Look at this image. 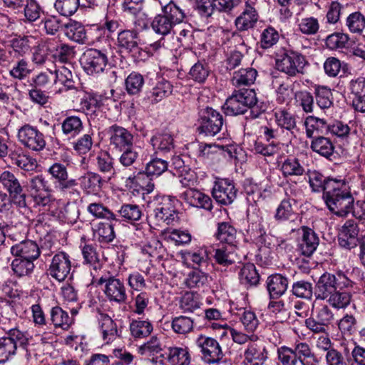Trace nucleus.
I'll return each instance as SVG.
<instances>
[{
    "label": "nucleus",
    "instance_id": "f257e3e1",
    "mask_svg": "<svg viewBox=\"0 0 365 365\" xmlns=\"http://www.w3.org/2000/svg\"><path fill=\"white\" fill-rule=\"evenodd\" d=\"M323 199L328 209L334 214L345 217L351 212L354 203L350 187L344 180H336L327 184Z\"/></svg>",
    "mask_w": 365,
    "mask_h": 365
},
{
    "label": "nucleus",
    "instance_id": "f03ea898",
    "mask_svg": "<svg viewBox=\"0 0 365 365\" xmlns=\"http://www.w3.org/2000/svg\"><path fill=\"white\" fill-rule=\"evenodd\" d=\"M281 365H319L320 359L306 342H299L293 347L283 346L277 349Z\"/></svg>",
    "mask_w": 365,
    "mask_h": 365
},
{
    "label": "nucleus",
    "instance_id": "7ed1b4c3",
    "mask_svg": "<svg viewBox=\"0 0 365 365\" xmlns=\"http://www.w3.org/2000/svg\"><path fill=\"white\" fill-rule=\"evenodd\" d=\"M257 98L253 89L245 87L235 89L229 96L222 109L227 115L244 114L249 108H252L257 104Z\"/></svg>",
    "mask_w": 365,
    "mask_h": 365
},
{
    "label": "nucleus",
    "instance_id": "20e7f679",
    "mask_svg": "<svg viewBox=\"0 0 365 365\" xmlns=\"http://www.w3.org/2000/svg\"><path fill=\"white\" fill-rule=\"evenodd\" d=\"M306 63L307 61L302 54L291 49H284L281 53L277 54L276 67L277 70L289 76H296L299 73H303Z\"/></svg>",
    "mask_w": 365,
    "mask_h": 365
},
{
    "label": "nucleus",
    "instance_id": "39448f33",
    "mask_svg": "<svg viewBox=\"0 0 365 365\" xmlns=\"http://www.w3.org/2000/svg\"><path fill=\"white\" fill-rule=\"evenodd\" d=\"M198 128L200 134L205 136H215L220 132L223 126L222 115L211 107L201 108L198 111Z\"/></svg>",
    "mask_w": 365,
    "mask_h": 365
},
{
    "label": "nucleus",
    "instance_id": "423d86ee",
    "mask_svg": "<svg viewBox=\"0 0 365 365\" xmlns=\"http://www.w3.org/2000/svg\"><path fill=\"white\" fill-rule=\"evenodd\" d=\"M80 63L84 71L88 75L104 72L108 63V53L106 49H86L81 56Z\"/></svg>",
    "mask_w": 365,
    "mask_h": 365
},
{
    "label": "nucleus",
    "instance_id": "0eeeda50",
    "mask_svg": "<svg viewBox=\"0 0 365 365\" xmlns=\"http://www.w3.org/2000/svg\"><path fill=\"white\" fill-rule=\"evenodd\" d=\"M97 284H104L103 292L110 302L118 304L125 303L127 300L126 289L123 282L115 278L109 272L101 274L97 280Z\"/></svg>",
    "mask_w": 365,
    "mask_h": 365
},
{
    "label": "nucleus",
    "instance_id": "6e6552de",
    "mask_svg": "<svg viewBox=\"0 0 365 365\" xmlns=\"http://www.w3.org/2000/svg\"><path fill=\"white\" fill-rule=\"evenodd\" d=\"M334 314L327 305H322L312 310L311 316L305 319V327L314 334H326Z\"/></svg>",
    "mask_w": 365,
    "mask_h": 365
},
{
    "label": "nucleus",
    "instance_id": "1a4fd4ad",
    "mask_svg": "<svg viewBox=\"0 0 365 365\" xmlns=\"http://www.w3.org/2000/svg\"><path fill=\"white\" fill-rule=\"evenodd\" d=\"M195 345L200 349L201 359L205 364H218L224 356L219 342L212 337L200 334L195 339Z\"/></svg>",
    "mask_w": 365,
    "mask_h": 365
},
{
    "label": "nucleus",
    "instance_id": "9d476101",
    "mask_svg": "<svg viewBox=\"0 0 365 365\" xmlns=\"http://www.w3.org/2000/svg\"><path fill=\"white\" fill-rule=\"evenodd\" d=\"M26 341L24 331L11 329L6 335L0 337V364H4L16 354L19 344Z\"/></svg>",
    "mask_w": 365,
    "mask_h": 365
},
{
    "label": "nucleus",
    "instance_id": "9b49d317",
    "mask_svg": "<svg viewBox=\"0 0 365 365\" xmlns=\"http://www.w3.org/2000/svg\"><path fill=\"white\" fill-rule=\"evenodd\" d=\"M17 138L22 145L33 151L43 150L46 144L44 135L29 124H25L19 129Z\"/></svg>",
    "mask_w": 365,
    "mask_h": 365
},
{
    "label": "nucleus",
    "instance_id": "f8f14e48",
    "mask_svg": "<svg viewBox=\"0 0 365 365\" xmlns=\"http://www.w3.org/2000/svg\"><path fill=\"white\" fill-rule=\"evenodd\" d=\"M0 183L9 192L14 204L20 207H26V195L24 192L18 178L11 171L5 170L1 173Z\"/></svg>",
    "mask_w": 365,
    "mask_h": 365
},
{
    "label": "nucleus",
    "instance_id": "ddd939ff",
    "mask_svg": "<svg viewBox=\"0 0 365 365\" xmlns=\"http://www.w3.org/2000/svg\"><path fill=\"white\" fill-rule=\"evenodd\" d=\"M178 200L170 196H163L153 211V215L157 222H164L167 225L172 224L179 219L176 207Z\"/></svg>",
    "mask_w": 365,
    "mask_h": 365
},
{
    "label": "nucleus",
    "instance_id": "4468645a",
    "mask_svg": "<svg viewBox=\"0 0 365 365\" xmlns=\"http://www.w3.org/2000/svg\"><path fill=\"white\" fill-rule=\"evenodd\" d=\"M10 238L16 243L11 247V253L16 257L36 260L41 254V248L37 242L31 240H22L16 233L10 235Z\"/></svg>",
    "mask_w": 365,
    "mask_h": 365
},
{
    "label": "nucleus",
    "instance_id": "2eb2a0df",
    "mask_svg": "<svg viewBox=\"0 0 365 365\" xmlns=\"http://www.w3.org/2000/svg\"><path fill=\"white\" fill-rule=\"evenodd\" d=\"M27 185L29 190L37 205L46 206L51 202V189L48 180L43 175L31 178Z\"/></svg>",
    "mask_w": 365,
    "mask_h": 365
},
{
    "label": "nucleus",
    "instance_id": "dca6fc26",
    "mask_svg": "<svg viewBox=\"0 0 365 365\" xmlns=\"http://www.w3.org/2000/svg\"><path fill=\"white\" fill-rule=\"evenodd\" d=\"M360 229L354 220H348L341 226L338 234V242L340 247L350 250L357 247L359 242Z\"/></svg>",
    "mask_w": 365,
    "mask_h": 365
},
{
    "label": "nucleus",
    "instance_id": "f3484780",
    "mask_svg": "<svg viewBox=\"0 0 365 365\" xmlns=\"http://www.w3.org/2000/svg\"><path fill=\"white\" fill-rule=\"evenodd\" d=\"M71 269L70 256L64 252H60L53 257L48 272L53 278L63 282L70 274Z\"/></svg>",
    "mask_w": 365,
    "mask_h": 365
},
{
    "label": "nucleus",
    "instance_id": "a211bd4d",
    "mask_svg": "<svg viewBox=\"0 0 365 365\" xmlns=\"http://www.w3.org/2000/svg\"><path fill=\"white\" fill-rule=\"evenodd\" d=\"M237 192L232 181L228 179H221L215 182L212 194L217 202L227 205L235 200Z\"/></svg>",
    "mask_w": 365,
    "mask_h": 365
},
{
    "label": "nucleus",
    "instance_id": "6ab92c4d",
    "mask_svg": "<svg viewBox=\"0 0 365 365\" xmlns=\"http://www.w3.org/2000/svg\"><path fill=\"white\" fill-rule=\"evenodd\" d=\"M48 173L54 180L56 187L61 191H66L77 186L78 182L75 179H68L67 168L63 164L55 163L49 167Z\"/></svg>",
    "mask_w": 365,
    "mask_h": 365
},
{
    "label": "nucleus",
    "instance_id": "aec40b11",
    "mask_svg": "<svg viewBox=\"0 0 365 365\" xmlns=\"http://www.w3.org/2000/svg\"><path fill=\"white\" fill-rule=\"evenodd\" d=\"M110 145L118 151L133 145V134L123 127L113 125L108 129Z\"/></svg>",
    "mask_w": 365,
    "mask_h": 365
},
{
    "label": "nucleus",
    "instance_id": "412c9836",
    "mask_svg": "<svg viewBox=\"0 0 365 365\" xmlns=\"http://www.w3.org/2000/svg\"><path fill=\"white\" fill-rule=\"evenodd\" d=\"M255 2L251 0L245 1L242 12L235 19V26L239 31H247L255 26L259 19V14L255 8Z\"/></svg>",
    "mask_w": 365,
    "mask_h": 365
},
{
    "label": "nucleus",
    "instance_id": "4be33fe9",
    "mask_svg": "<svg viewBox=\"0 0 365 365\" xmlns=\"http://www.w3.org/2000/svg\"><path fill=\"white\" fill-rule=\"evenodd\" d=\"M138 41V34L136 31L124 29L118 32L116 45L123 52L135 56L140 49Z\"/></svg>",
    "mask_w": 365,
    "mask_h": 365
},
{
    "label": "nucleus",
    "instance_id": "5701e85b",
    "mask_svg": "<svg viewBox=\"0 0 365 365\" xmlns=\"http://www.w3.org/2000/svg\"><path fill=\"white\" fill-rule=\"evenodd\" d=\"M247 365H263L267 359V351L262 341L255 340L249 343L244 352Z\"/></svg>",
    "mask_w": 365,
    "mask_h": 365
},
{
    "label": "nucleus",
    "instance_id": "b1692460",
    "mask_svg": "<svg viewBox=\"0 0 365 365\" xmlns=\"http://www.w3.org/2000/svg\"><path fill=\"white\" fill-rule=\"evenodd\" d=\"M302 235L298 244V250L302 255L310 257L319 245V238L315 232L306 226L302 227Z\"/></svg>",
    "mask_w": 365,
    "mask_h": 365
},
{
    "label": "nucleus",
    "instance_id": "393cba45",
    "mask_svg": "<svg viewBox=\"0 0 365 365\" xmlns=\"http://www.w3.org/2000/svg\"><path fill=\"white\" fill-rule=\"evenodd\" d=\"M150 142L155 153L165 155L175 148L173 137L167 131L156 133L151 137Z\"/></svg>",
    "mask_w": 365,
    "mask_h": 365
},
{
    "label": "nucleus",
    "instance_id": "a878e982",
    "mask_svg": "<svg viewBox=\"0 0 365 365\" xmlns=\"http://www.w3.org/2000/svg\"><path fill=\"white\" fill-rule=\"evenodd\" d=\"M333 274L324 273L315 285L314 295L317 299L324 300L336 289Z\"/></svg>",
    "mask_w": 365,
    "mask_h": 365
},
{
    "label": "nucleus",
    "instance_id": "bb28decb",
    "mask_svg": "<svg viewBox=\"0 0 365 365\" xmlns=\"http://www.w3.org/2000/svg\"><path fill=\"white\" fill-rule=\"evenodd\" d=\"M183 199L190 205L206 210H211L212 208V201L211 198L195 189H188L182 193Z\"/></svg>",
    "mask_w": 365,
    "mask_h": 365
},
{
    "label": "nucleus",
    "instance_id": "cd10ccee",
    "mask_svg": "<svg viewBox=\"0 0 365 365\" xmlns=\"http://www.w3.org/2000/svg\"><path fill=\"white\" fill-rule=\"evenodd\" d=\"M288 279L279 274H272L267 279V289L271 299H279L286 292Z\"/></svg>",
    "mask_w": 365,
    "mask_h": 365
},
{
    "label": "nucleus",
    "instance_id": "c85d7f7f",
    "mask_svg": "<svg viewBox=\"0 0 365 365\" xmlns=\"http://www.w3.org/2000/svg\"><path fill=\"white\" fill-rule=\"evenodd\" d=\"M311 138L310 148L313 152L326 158L334 154L335 147L329 138L319 135Z\"/></svg>",
    "mask_w": 365,
    "mask_h": 365
},
{
    "label": "nucleus",
    "instance_id": "c756f323",
    "mask_svg": "<svg viewBox=\"0 0 365 365\" xmlns=\"http://www.w3.org/2000/svg\"><path fill=\"white\" fill-rule=\"evenodd\" d=\"M237 230L229 222H222L217 224V230L215 236L222 244L236 247Z\"/></svg>",
    "mask_w": 365,
    "mask_h": 365
},
{
    "label": "nucleus",
    "instance_id": "7c9ffc66",
    "mask_svg": "<svg viewBox=\"0 0 365 365\" xmlns=\"http://www.w3.org/2000/svg\"><path fill=\"white\" fill-rule=\"evenodd\" d=\"M172 92L173 85L170 82L165 78H159L148 96L152 103H157L171 95Z\"/></svg>",
    "mask_w": 365,
    "mask_h": 365
},
{
    "label": "nucleus",
    "instance_id": "2f4dec72",
    "mask_svg": "<svg viewBox=\"0 0 365 365\" xmlns=\"http://www.w3.org/2000/svg\"><path fill=\"white\" fill-rule=\"evenodd\" d=\"M80 184L83 190L87 193H97L103 186L102 177L96 173L88 172L79 178Z\"/></svg>",
    "mask_w": 365,
    "mask_h": 365
},
{
    "label": "nucleus",
    "instance_id": "473e14b6",
    "mask_svg": "<svg viewBox=\"0 0 365 365\" xmlns=\"http://www.w3.org/2000/svg\"><path fill=\"white\" fill-rule=\"evenodd\" d=\"M329 125L324 118L309 115L304 120L306 135L308 138H313L314 132L319 134H327Z\"/></svg>",
    "mask_w": 365,
    "mask_h": 365
},
{
    "label": "nucleus",
    "instance_id": "72a5a7b5",
    "mask_svg": "<svg viewBox=\"0 0 365 365\" xmlns=\"http://www.w3.org/2000/svg\"><path fill=\"white\" fill-rule=\"evenodd\" d=\"M65 35L78 43H85L87 38L85 27L81 23L72 21L63 25Z\"/></svg>",
    "mask_w": 365,
    "mask_h": 365
},
{
    "label": "nucleus",
    "instance_id": "f704fd0d",
    "mask_svg": "<svg viewBox=\"0 0 365 365\" xmlns=\"http://www.w3.org/2000/svg\"><path fill=\"white\" fill-rule=\"evenodd\" d=\"M257 75V71L255 68H241L233 73L232 83L238 88L242 86H250L255 82Z\"/></svg>",
    "mask_w": 365,
    "mask_h": 365
},
{
    "label": "nucleus",
    "instance_id": "c9c22d12",
    "mask_svg": "<svg viewBox=\"0 0 365 365\" xmlns=\"http://www.w3.org/2000/svg\"><path fill=\"white\" fill-rule=\"evenodd\" d=\"M236 247L232 245H222L221 247L215 250L214 259L220 265L228 267L235 262Z\"/></svg>",
    "mask_w": 365,
    "mask_h": 365
},
{
    "label": "nucleus",
    "instance_id": "e433bc0d",
    "mask_svg": "<svg viewBox=\"0 0 365 365\" xmlns=\"http://www.w3.org/2000/svg\"><path fill=\"white\" fill-rule=\"evenodd\" d=\"M63 133L68 138H73L78 135L83 130L81 119L76 115L66 117L61 123Z\"/></svg>",
    "mask_w": 365,
    "mask_h": 365
},
{
    "label": "nucleus",
    "instance_id": "4c0bfd02",
    "mask_svg": "<svg viewBox=\"0 0 365 365\" xmlns=\"http://www.w3.org/2000/svg\"><path fill=\"white\" fill-rule=\"evenodd\" d=\"M280 170L284 178L302 176L305 172V169L299 160L294 157L285 159L281 165Z\"/></svg>",
    "mask_w": 365,
    "mask_h": 365
},
{
    "label": "nucleus",
    "instance_id": "58836bf2",
    "mask_svg": "<svg viewBox=\"0 0 365 365\" xmlns=\"http://www.w3.org/2000/svg\"><path fill=\"white\" fill-rule=\"evenodd\" d=\"M103 339L106 342L113 341L118 335L116 324L107 314H102L99 321Z\"/></svg>",
    "mask_w": 365,
    "mask_h": 365
},
{
    "label": "nucleus",
    "instance_id": "ea45409f",
    "mask_svg": "<svg viewBox=\"0 0 365 365\" xmlns=\"http://www.w3.org/2000/svg\"><path fill=\"white\" fill-rule=\"evenodd\" d=\"M239 278L240 283L245 286H256L259 282V274L252 263H247L242 267Z\"/></svg>",
    "mask_w": 365,
    "mask_h": 365
},
{
    "label": "nucleus",
    "instance_id": "a19ab883",
    "mask_svg": "<svg viewBox=\"0 0 365 365\" xmlns=\"http://www.w3.org/2000/svg\"><path fill=\"white\" fill-rule=\"evenodd\" d=\"M345 26L350 33L361 35L365 29V16L360 11L352 12L346 18Z\"/></svg>",
    "mask_w": 365,
    "mask_h": 365
},
{
    "label": "nucleus",
    "instance_id": "79ce46f5",
    "mask_svg": "<svg viewBox=\"0 0 365 365\" xmlns=\"http://www.w3.org/2000/svg\"><path fill=\"white\" fill-rule=\"evenodd\" d=\"M50 321L56 327L67 330L72 324V319L68 314L58 306L54 307L50 312Z\"/></svg>",
    "mask_w": 365,
    "mask_h": 365
},
{
    "label": "nucleus",
    "instance_id": "37998d69",
    "mask_svg": "<svg viewBox=\"0 0 365 365\" xmlns=\"http://www.w3.org/2000/svg\"><path fill=\"white\" fill-rule=\"evenodd\" d=\"M275 121L279 127L293 133L297 128L294 115L286 109H279L274 112Z\"/></svg>",
    "mask_w": 365,
    "mask_h": 365
},
{
    "label": "nucleus",
    "instance_id": "c03bdc74",
    "mask_svg": "<svg viewBox=\"0 0 365 365\" xmlns=\"http://www.w3.org/2000/svg\"><path fill=\"white\" fill-rule=\"evenodd\" d=\"M168 360L171 365H190V355L187 348L170 347Z\"/></svg>",
    "mask_w": 365,
    "mask_h": 365
},
{
    "label": "nucleus",
    "instance_id": "a18cd8bd",
    "mask_svg": "<svg viewBox=\"0 0 365 365\" xmlns=\"http://www.w3.org/2000/svg\"><path fill=\"white\" fill-rule=\"evenodd\" d=\"M327 365H349V346H346L343 351H340L334 347L329 350L325 355Z\"/></svg>",
    "mask_w": 365,
    "mask_h": 365
},
{
    "label": "nucleus",
    "instance_id": "49530a36",
    "mask_svg": "<svg viewBox=\"0 0 365 365\" xmlns=\"http://www.w3.org/2000/svg\"><path fill=\"white\" fill-rule=\"evenodd\" d=\"M194 321L186 316H179L173 318L171 328L173 331L180 335H186L193 330Z\"/></svg>",
    "mask_w": 365,
    "mask_h": 365
},
{
    "label": "nucleus",
    "instance_id": "de8ad7c7",
    "mask_svg": "<svg viewBox=\"0 0 365 365\" xmlns=\"http://www.w3.org/2000/svg\"><path fill=\"white\" fill-rule=\"evenodd\" d=\"M336 179L324 177L317 171L309 173V183L312 190L315 192H327V186L329 182H335Z\"/></svg>",
    "mask_w": 365,
    "mask_h": 365
},
{
    "label": "nucleus",
    "instance_id": "09e8293b",
    "mask_svg": "<svg viewBox=\"0 0 365 365\" xmlns=\"http://www.w3.org/2000/svg\"><path fill=\"white\" fill-rule=\"evenodd\" d=\"M152 324L148 320H133L130 324V331L133 337L143 339L153 331Z\"/></svg>",
    "mask_w": 365,
    "mask_h": 365
},
{
    "label": "nucleus",
    "instance_id": "8fccbe9b",
    "mask_svg": "<svg viewBox=\"0 0 365 365\" xmlns=\"http://www.w3.org/2000/svg\"><path fill=\"white\" fill-rule=\"evenodd\" d=\"M163 14L174 25L182 22L186 15L180 6L173 1H170L162 9Z\"/></svg>",
    "mask_w": 365,
    "mask_h": 365
},
{
    "label": "nucleus",
    "instance_id": "3c124183",
    "mask_svg": "<svg viewBox=\"0 0 365 365\" xmlns=\"http://www.w3.org/2000/svg\"><path fill=\"white\" fill-rule=\"evenodd\" d=\"M168 163L159 158H153L149 161L145 170V173L148 177L158 178L164 172L168 170Z\"/></svg>",
    "mask_w": 365,
    "mask_h": 365
},
{
    "label": "nucleus",
    "instance_id": "603ef678",
    "mask_svg": "<svg viewBox=\"0 0 365 365\" xmlns=\"http://www.w3.org/2000/svg\"><path fill=\"white\" fill-rule=\"evenodd\" d=\"M54 83L56 85H62L66 91L75 88V83L71 71L65 66H61L56 70Z\"/></svg>",
    "mask_w": 365,
    "mask_h": 365
},
{
    "label": "nucleus",
    "instance_id": "864d4df0",
    "mask_svg": "<svg viewBox=\"0 0 365 365\" xmlns=\"http://www.w3.org/2000/svg\"><path fill=\"white\" fill-rule=\"evenodd\" d=\"M113 164V158L108 152L100 153L96 158V166L103 174L113 176L115 174Z\"/></svg>",
    "mask_w": 365,
    "mask_h": 365
},
{
    "label": "nucleus",
    "instance_id": "5fc2aeb1",
    "mask_svg": "<svg viewBox=\"0 0 365 365\" xmlns=\"http://www.w3.org/2000/svg\"><path fill=\"white\" fill-rule=\"evenodd\" d=\"M210 72V70L207 63L197 61L191 67L188 74L194 81L203 83L209 76Z\"/></svg>",
    "mask_w": 365,
    "mask_h": 365
},
{
    "label": "nucleus",
    "instance_id": "6e6d98bb",
    "mask_svg": "<svg viewBox=\"0 0 365 365\" xmlns=\"http://www.w3.org/2000/svg\"><path fill=\"white\" fill-rule=\"evenodd\" d=\"M118 213L123 220L128 222L138 221L142 216L140 207L135 204H123L118 210Z\"/></svg>",
    "mask_w": 365,
    "mask_h": 365
},
{
    "label": "nucleus",
    "instance_id": "4d7b16f0",
    "mask_svg": "<svg viewBox=\"0 0 365 365\" xmlns=\"http://www.w3.org/2000/svg\"><path fill=\"white\" fill-rule=\"evenodd\" d=\"M34 261V259L17 257L12 261V269L19 277L30 274L35 267Z\"/></svg>",
    "mask_w": 365,
    "mask_h": 365
},
{
    "label": "nucleus",
    "instance_id": "13d9d810",
    "mask_svg": "<svg viewBox=\"0 0 365 365\" xmlns=\"http://www.w3.org/2000/svg\"><path fill=\"white\" fill-rule=\"evenodd\" d=\"M87 210L90 214L97 218H103L115 222L119 221L115 214L101 203L94 202L90 204L88 206Z\"/></svg>",
    "mask_w": 365,
    "mask_h": 365
},
{
    "label": "nucleus",
    "instance_id": "bf43d9fd",
    "mask_svg": "<svg viewBox=\"0 0 365 365\" xmlns=\"http://www.w3.org/2000/svg\"><path fill=\"white\" fill-rule=\"evenodd\" d=\"M36 41V38L32 36H24L21 38H16L11 41V46L14 51L18 53L20 56L28 53Z\"/></svg>",
    "mask_w": 365,
    "mask_h": 365
},
{
    "label": "nucleus",
    "instance_id": "052dcab7",
    "mask_svg": "<svg viewBox=\"0 0 365 365\" xmlns=\"http://www.w3.org/2000/svg\"><path fill=\"white\" fill-rule=\"evenodd\" d=\"M314 94L317 104L322 109L329 108L333 104L332 93L327 87L317 86L315 88Z\"/></svg>",
    "mask_w": 365,
    "mask_h": 365
},
{
    "label": "nucleus",
    "instance_id": "680f3d73",
    "mask_svg": "<svg viewBox=\"0 0 365 365\" xmlns=\"http://www.w3.org/2000/svg\"><path fill=\"white\" fill-rule=\"evenodd\" d=\"M175 25L163 14L157 15L151 23L153 31L158 34L165 36L168 34Z\"/></svg>",
    "mask_w": 365,
    "mask_h": 365
},
{
    "label": "nucleus",
    "instance_id": "e2e57ef3",
    "mask_svg": "<svg viewBox=\"0 0 365 365\" xmlns=\"http://www.w3.org/2000/svg\"><path fill=\"white\" fill-rule=\"evenodd\" d=\"M125 88L130 95H135L140 92L143 85V76L137 72H132L125 79Z\"/></svg>",
    "mask_w": 365,
    "mask_h": 365
},
{
    "label": "nucleus",
    "instance_id": "0e129e2a",
    "mask_svg": "<svg viewBox=\"0 0 365 365\" xmlns=\"http://www.w3.org/2000/svg\"><path fill=\"white\" fill-rule=\"evenodd\" d=\"M79 5V0H56L54 7L61 15L70 16L77 11Z\"/></svg>",
    "mask_w": 365,
    "mask_h": 365
},
{
    "label": "nucleus",
    "instance_id": "69168bd1",
    "mask_svg": "<svg viewBox=\"0 0 365 365\" xmlns=\"http://www.w3.org/2000/svg\"><path fill=\"white\" fill-rule=\"evenodd\" d=\"M207 283V275L200 270L190 272L185 280V285L190 288H202Z\"/></svg>",
    "mask_w": 365,
    "mask_h": 365
},
{
    "label": "nucleus",
    "instance_id": "338daca9",
    "mask_svg": "<svg viewBox=\"0 0 365 365\" xmlns=\"http://www.w3.org/2000/svg\"><path fill=\"white\" fill-rule=\"evenodd\" d=\"M279 38L278 31L273 27L269 26L264 29L260 35L259 44L261 48L267 49L275 45Z\"/></svg>",
    "mask_w": 365,
    "mask_h": 365
},
{
    "label": "nucleus",
    "instance_id": "774afa93",
    "mask_svg": "<svg viewBox=\"0 0 365 365\" xmlns=\"http://www.w3.org/2000/svg\"><path fill=\"white\" fill-rule=\"evenodd\" d=\"M351 295L347 292L334 291L328 298L327 302L334 308L346 307L351 302Z\"/></svg>",
    "mask_w": 365,
    "mask_h": 365
}]
</instances>
